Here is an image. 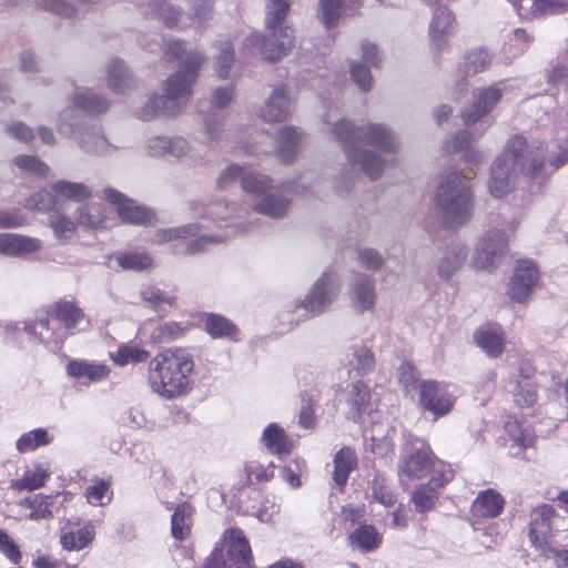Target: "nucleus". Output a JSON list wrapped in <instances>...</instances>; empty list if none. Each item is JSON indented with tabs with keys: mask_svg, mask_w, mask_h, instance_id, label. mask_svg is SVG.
<instances>
[{
	"mask_svg": "<svg viewBox=\"0 0 568 568\" xmlns=\"http://www.w3.org/2000/svg\"><path fill=\"white\" fill-rule=\"evenodd\" d=\"M291 6V0H267L265 24L268 30L286 28L283 26Z\"/></svg>",
	"mask_w": 568,
	"mask_h": 568,
	"instance_id": "49",
	"label": "nucleus"
},
{
	"mask_svg": "<svg viewBox=\"0 0 568 568\" xmlns=\"http://www.w3.org/2000/svg\"><path fill=\"white\" fill-rule=\"evenodd\" d=\"M95 537V529L91 523L83 526L67 520L61 527L60 544L67 551H80L88 547Z\"/></svg>",
	"mask_w": 568,
	"mask_h": 568,
	"instance_id": "19",
	"label": "nucleus"
},
{
	"mask_svg": "<svg viewBox=\"0 0 568 568\" xmlns=\"http://www.w3.org/2000/svg\"><path fill=\"white\" fill-rule=\"evenodd\" d=\"M193 211L202 220L212 222L225 221L231 217L234 209L224 200H216L205 205L195 204Z\"/></svg>",
	"mask_w": 568,
	"mask_h": 568,
	"instance_id": "43",
	"label": "nucleus"
},
{
	"mask_svg": "<svg viewBox=\"0 0 568 568\" xmlns=\"http://www.w3.org/2000/svg\"><path fill=\"white\" fill-rule=\"evenodd\" d=\"M41 241L14 233L0 234V254L11 257H26L41 250Z\"/></svg>",
	"mask_w": 568,
	"mask_h": 568,
	"instance_id": "22",
	"label": "nucleus"
},
{
	"mask_svg": "<svg viewBox=\"0 0 568 568\" xmlns=\"http://www.w3.org/2000/svg\"><path fill=\"white\" fill-rule=\"evenodd\" d=\"M373 394L367 384L363 381L353 382L346 395V403L349 406V414L356 420L362 414L372 407Z\"/></svg>",
	"mask_w": 568,
	"mask_h": 568,
	"instance_id": "33",
	"label": "nucleus"
},
{
	"mask_svg": "<svg viewBox=\"0 0 568 568\" xmlns=\"http://www.w3.org/2000/svg\"><path fill=\"white\" fill-rule=\"evenodd\" d=\"M429 474L430 479L426 485L437 491L454 478V470L452 467L438 458L434 460V465L432 466Z\"/></svg>",
	"mask_w": 568,
	"mask_h": 568,
	"instance_id": "63",
	"label": "nucleus"
},
{
	"mask_svg": "<svg viewBox=\"0 0 568 568\" xmlns=\"http://www.w3.org/2000/svg\"><path fill=\"white\" fill-rule=\"evenodd\" d=\"M52 437L49 435L47 429L37 428L31 432L24 433L16 444L19 453L33 452L40 446L49 445Z\"/></svg>",
	"mask_w": 568,
	"mask_h": 568,
	"instance_id": "52",
	"label": "nucleus"
},
{
	"mask_svg": "<svg viewBox=\"0 0 568 568\" xmlns=\"http://www.w3.org/2000/svg\"><path fill=\"white\" fill-rule=\"evenodd\" d=\"M272 40L255 32L246 37L244 45L256 51L265 61L275 62L284 58L294 45V36L291 28L270 30Z\"/></svg>",
	"mask_w": 568,
	"mask_h": 568,
	"instance_id": "9",
	"label": "nucleus"
},
{
	"mask_svg": "<svg viewBox=\"0 0 568 568\" xmlns=\"http://www.w3.org/2000/svg\"><path fill=\"white\" fill-rule=\"evenodd\" d=\"M110 372V367L105 364L83 359H73L67 365V374L84 384L105 381Z\"/></svg>",
	"mask_w": 568,
	"mask_h": 568,
	"instance_id": "23",
	"label": "nucleus"
},
{
	"mask_svg": "<svg viewBox=\"0 0 568 568\" xmlns=\"http://www.w3.org/2000/svg\"><path fill=\"white\" fill-rule=\"evenodd\" d=\"M349 305L357 314L373 310L376 303L375 283L372 276L353 272L347 285Z\"/></svg>",
	"mask_w": 568,
	"mask_h": 568,
	"instance_id": "14",
	"label": "nucleus"
},
{
	"mask_svg": "<svg viewBox=\"0 0 568 568\" xmlns=\"http://www.w3.org/2000/svg\"><path fill=\"white\" fill-rule=\"evenodd\" d=\"M52 496L36 495L33 497L23 499L21 505L32 509L31 513L29 514L30 519L39 520L52 517V511L50 510V506L52 505Z\"/></svg>",
	"mask_w": 568,
	"mask_h": 568,
	"instance_id": "57",
	"label": "nucleus"
},
{
	"mask_svg": "<svg viewBox=\"0 0 568 568\" xmlns=\"http://www.w3.org/2000/svg\"><path fill=\"white\" fill-rule=\"evenodd\" d=\"M290 205L288 197L271 191L255 201L253 210L271 219H282L287 214Z\"/></svg>",
	"mask_w": 568,
	"mask_h": 568,
	"instance_id": "32",
	"label": "nucleus"
},
{
	"mask_svg": "<svg viewBox=\"0 0 568 568\" xmlns=\"http://www.w3.org/2000/svg\"><path fill=\"white\" fill-rule=\"evenodd\" d=\"M81 0H33V3L43 10L53 12L60 17L71 18L78 14L77 7Z\"/></svg>",
	"mask_w": 568,
	"mask_h": 568,
	"instance_id": "55",
	"label": "nucleus"
},
{
	"mask_svg": "<svg viewBox=\"0 0 568 568\" xmlns=\"http://www.w3.org/2000/svg\"><path fill=\"white\" fill-rule=\"evenodd\" d=\"M80 146L87 153L95 155H108L114 149L104 136L97 132H83L80 136Z\"/></svg>",
	"mask_w": 568,
	"mask_h": 568,
	"instance_id": "54",
	"label": "nucleus"
},
{
	"mask_svg": "<svg viewBox=\"0 0 568 568\" xmlns=\"http://www.w3.org/2000/svg\"><path fill=\"white\" fill-rule=\"evenodd\" d=\"M539 280V272L532 261H519L508 284V296L517 302H525L532 293Z\"/></svg>",
	"mask_w": 568,
	"mask_h": 568,
	"instance_id": "15",
	"label": "nucleus"
},
{
	"mask_svg": "<svg viewBox=\"0 0 568 568\" xmlns=\"http://www.w3.org/2000/svg\"><path fill=\"white\" fill-rule=\"evenodd\" d=\"M474 174L449 171L440 179L435 193V205L438 217L446 227H459L469 221L473 212L469 180Z\"/></svg>",
	"mask_w": 568,
	"mask_h": 568,
	"instance_id": "3",
	"label": "nucleus"
},
{
	"mask_svg": "<svg viewBox=\"0 0 568 568\" xmlns=\"http://www.w3.org/2000/svg\"><path fill=\"white\" fill-rule=\"evenodd\" d=\"M109 87L115 92L122 93L131 88V78L122 61H113L108 68Z\"/></svg>",
	"mask_w": 568,
	"mask_h": 568,
	"instance_id": "51",
	"label": "nucleus"
},
{
	"mask_svg": "<svg viewBox=\"0 0 568 568\" xmlns=\"http://www.w3.org/2000/svg\"><path fill=\"white\" fill-rule=\"evenodd\" d=\"M49 478V469L40 464H34L26 469L23 476L20 479L11 481V488L16 490L32 491L43 487Z\"/></svg>",
	"mask_w": 568,
	"mask_h": 568,
	"instance_id": "39",
	"label": "nucleus"
},
{
	"mask_svg": "<svg viewBox=\"0 0 568 568\" xmlns=\"http://www.w3.org/2000/svg\"><path fill=\"white\" fill-rule=\"evenodd\" d=\"M182 102H178L166 92L152 95L140 110V118L150 121L155 118H173L179 114Z\"/></svg>",
	"mask_w": 568,
	"mask_h": 568,
	"instance_id": "24",
	"label": "nucleus"
},
{
	"mask_svg": "<svg viewBox=\"0 0 568 568\" xmlns=\"http://www.w3.org/2000/svg\"><path fill=\"white\" fill-rule=\"evenodd\" d=\"M302 139L303 134L296 128H281L275 138L277 155L284 161H291Z\"/></svg>",
	"mask_w": 568,
	"mask_h": 568,
	"instance_id": "38",
	"label": "nucleus"
},
{
	"mask_svg": "<svg viewBox=\"0 0 568 568\" xmlns=\"http://www.w3.org/2000/svg\"><path fill=\"white\" fill-rule=\"evenodd\" d=\"M58 199L52 189L40 190L24 200L23 206L31 211H49L58 205Z\"/></svg>",
	"mask_w": 568,
	"mask_h": 568,
	"instance_id": "58",
	"label": "nucleus"
},
{
	"mask_svg": "<svg viewBox=\"0 0 568 568\" xmlns=\"http://www.w3.org/2000/svg\"><path fill=\"white\" fill-rule=\"evenodd\" d=\"M141 297L149 306L156 311H166L175 307V296L156 287H146L141 292Z\"/></svg>",
	"mask_w": 568,
	"mask_h": 568,
	"instance_id": "53",
	"label": "nucleus"
},
{
	"mask_svg": "<svg viewBox=\"0 0 568 568\" xmlns=\"http://www.w3.org/2000/svg\"><path fill=\"white\" fill-rule=\"evenodd\" d=\"M243 191L255 195L260 199L267 192L274 190V182L271 178L245 170L242 176Z\"/></svg>",
	"mask_w": 568,
	"mask_h": 568,
	"instance_id": "48",
	"label": "nucleus"
},
{
	"mask_svg": "<svg viewBox=\"0 0 568 568\" xmlns=\"http://www.w3.org/2000/svg\"><path fill=\"white\" fill-rule=\"evenodd\" d=\"M52 192L55 193L58 203L62 201L83 202L91 197L90 187L81 182H72L68 180H59L51 185Z\"/></svg>",
	"mask_w": 568,
	"mask_h": 568,
	"instance_id": "37",
	"label": "nucleus"
},
{
	"mask_svg": "<svg viewBox=\"0 0 568 568\" xmlns=\"http://www.w3.org/2000/svg\"><path fill=\"white\" fill-rule=\"evenodd\" d=\"M102 199L115 206L116 213L123 223L148 226L156 222L154 212L139 205L115 189L105 187L102 191Z\"/></svg>",
	"mask_w": 568,
	"mask_h": 568,
	"instance_id": "11",
	"label": "nucleus"
},
{
	"mask_svg": "<svg viewBox=\"0 0 568 568\" xmlns=\"http://www.w3.org/2000/svg\"><path fill=\"white\" fill-rule=\"evenodd\" d=\"M436 456L422 438L407 435L398 462L399 477L422 479L429 475Z\"/></svg>",
	"mask_w": 568,
	"mask_h": 568,
	"instance_id": "7",
	"label": "nucleus"
},
{
	"mask_svg": "<svg viewBox=\"0 0 568 568\" xmlns=\"http://www.w3.org/2000/svg\"><path fill=\"white\" fill-rule=\"evenodd\" d=\"M293 111V99L287 85H274L263 103L257 108L256 115L266 123L285 121Z\"/></svg>",
	"mask_w": 568,
	"mask_h": 568,
	"instance_id": "13",
	"label": "nucleus"
},
{
	"mask_svg": "<svg viewBox=\"0 0 568 568\" xmlns=\"http://www.w3.org/2000/svg\"><path fill=\"white\" fill-rule=\"evenodd\" d=\"M418 389L422 407L434 414L436 418L450 413L457 398L449 386L436 381H424Z\"/></svg>",
	"mask_w": 568,
	"mask_h": 568,
	"instance_id": "12",
	"label": "nucleus"
},
{
	"mask_svg": "<svg viewBox=\"0 0 568 568\" xmlns=\"http://www.w3.org/2000/svg\"><path fill=\"white\" fill-rule=\"evenodd\" d=\"M505 506L504 497L494 489L480 491L471 505V513L478 518H495Z\"/></svg>",
	"mask_w": 568,
	"mask_h": 568,
	"instance_id": "28",
	"label": "nucleus"
},
{
	"mask_svg": "<svg viewBox=\"0 0 568 568\" xmlns=\"http://www.w3.org/2000/svg\"><path fill=\"white\" fill-rule=\"evenodd\" d=\"M520 19H535L547 14L562 13L568 4L558 0H508Z\"/></svg>",
	"mask_w": 568,
	"mask_h": 568,
	"instance_id": "21",
	"label": "nucleus"
},
{
	"mask_svg": "<svg viewBox=\"0 0 568 568\" xmlns=\"http://www.w3.org/2000/svg\"><path fill=\"white\" fill-rule=\"evenodd\" d=\"M146 154L151 158L170 155L175 159L191 158L193 146L182 136L155 135L146 139L144 144Z\"/></svg>",
	"mask_w": 568,
	"mask_h": 568,
	"instance_id": "17",
	"label": "nucleus"
},
{
	"mask_svg": "<svg viewBox=\"0 0 568 568\" xmlns=\"http://www.w3.org/2000/svg\"><path fill=\"white\" fill-rule=\"evenodd\" d=\"M358 463L355 450L348 446L342 447L333 459V481L338 488H343Z\"/></svg>",
	"mask_w": 568,
	"mask_h": 568,
	"instance_id": "29",
	"label": "nucleus"
},
{
	"mask_svg": "<svg viewBox=\"0 0 568 568\" xmlns=\"http://www.w3.org/2000/svg\"><path fill=\"white\" fill-rule=\"evenodd\" d=\"M119 266L129 271H143L152 267V257L144 252H128L116 257Z\"/></svg>",
	"mask_w": 568,
	"mask_h": 568,
	"instance_id": "60",
	"label": "nucleus"
},
{
	"mask_svg": "<svg viewBox=\"0 0 568 568\" xmlns=\"http://www.w3.org/2000/svg\"><path fill=\"white\" fill-rule=\"evenodd\" d=\"M13 164L21 171L38 176H48L50 168L38 156L31 154H21L13 159Z\"/></svg>",
	"mask_w": 568,
	"mask_h": 568,
	"instance_id": "61",
	"label": "nucleus"
},
{
	"mask_svg": "<svg viewBox=\"0 0 568 568\" xmlns=\"http://www.w3.org/2000/svg\"><path fill=\"white\" fill-rule=\"evenodd\" d=\"M488 126H489V123L485 124V122H483L479 125V129L476 130V134L471 133L468 130L460 131V132L454 134L452 138H449L445 142L444 148H445L446 152L455 153V152L466 150L467 161H469L474 164L480 163L483 160V153L478 150L469 149V145L474 139L481 136L485 133V131L488 129Z\"/></svg>",
	"mask_w": 568,
	"mask_h": 568,
	"instance_id": "26",
	"label": "nucleus"
},
{
	"mask_svg": "<svg viewBox=\"0 0 568 568\" xmlns=\"http://www.w3.org/2000/svg\"><path fill=\"white\" fill-rule=\"evenodd\" d=\"M150 353L136 345L124 344L121 345L116 352L111 353L110 357L118 366H125L130 363L145 362Z\"/></svg>",
	"mask_w": 568,
	"mask_h": 568,
	"instance_id": "50",
	"label": "nucleus"
},
{
	"mask_svg": "<svg viewBox=\"0 0 568 568\" xmlns=\"http://www.w3.org/2000/svg\"><path fill=\"white\" fill-rule=\"evenodd\" d=\"M247 539L239 529H227L212 552L206 568H254Z\"/></svg>",
	"mask_w": 568,
	"mask_h": 568,
	"instance_id": "6",
	"label": "nucleus"
},
{
	"mask_svg": "<svg viewBox=\"0 0 568 568\" xmlns=\"http://www.w3.org/2000/svg\"><path fill=\"white\" fill-rule=\"evenodd\" d=\"M204 227L201 223H189L169 229H159L150 239V243L163 245L178 240H184L197 235Z\"/></svg>",
	"mask_w": 568,
	"mask_h": 568,
	"instance_id": "36",
	"label": "nucleus"
},
{
	"mask_svg": "<svg viewBox=\"0 0 568 568\" xmlns=\"http://www.w3.org/2000/svg\"><path fill=\"white\" fill-rule=\"evenodd\" d=\"M50 316L61 322L65 329L72 331L88 323L83 311L73 302L61 301L52 308Z\"/></svg>",
	"mask_w": 568,
	"mask_h": 568,
	"instance_id": "35",
	"label": "nucleus"
},
{
	"mask_svg": "<svg viewBox=\"0 0 568 568\" xmlns=\"http://www.w3.org/2000/svg\"><path fill=\"white\" fill-rule=\"evenodd\" d=\"M491 54L488 50L478 49L466 54L464 68L466 75H475L485 71L491 63Z\"/></svg>",
	"mask_w": 568,
	"mask_h": 568,
	"instance_id": "59",
	"label": "nucleus"
},
{
	"mask_svg": "<svg viewBox=\"0 0 568 568\" xmlns=\"http://www.w3.org/2000/svg\"><path fill=\"white\" fill-rule=\"evenodd\" d=\"M74 219L79 226L90 230H98L104 226L105 215L97 203H85L80 205L74 212Z\"/></svg>",
	"mask_w": 568,
	"mask_h": 568,
	"instance_id": "41",
	"label": "nucleus"
},
{
	"mask_svg": "<svg viewBox=\"0 0 568 568\" xmlns=\"http://www.w3.org/2000/svg\"><path fill=\"white\" fill-rule=\"evenodd\" d=\"M189 327L178 322L146 321L139 327L138 334L152 343H171L185 335Z\"/></svg>",
	"mask_w": 568,
	"mask_h": 568,
	"instance_id": "20",
	"label": "nucleus"
},
{
	"mask_svg": "<svg viewBox=\"0 0 568 568\" xmlns=\"http://www.w3.org/2000/svg\"><path fill=\"white\" fill-rule=\"evenodd\" d=\"M530 42L531 37L527 33V31L525 29L517 28L510 33L508 40L504 43V53L509 58H516L526 52Z\"/></svg>",
	"mask_w": 568,
	"mask_h": 568,
	"instance_id": "56",
	"label": "nucleus"
},
{
	"mask_svg": "<svg viewBox=\"0 0 568 568\" xmlns=\"http://www.w3.org/2000/svg\"><path fill=\"white\" fill-rule=\"evenodd\" d=\"M514 399L518 406L530 407L537 400L535 384L528 377H521L517 381L514 389Z\"/></svg>",
	"mask_w": 568,
	"mask_h": 568,
	"instance_id": "62",
	"label": "nucleus"
},
{
	"mask_svg": "<svg viewBox=\"0 0 568 568\" xmlns=\"http://www.w3.org/2000/svg\"><path fill=\"white\" fill-rule=\"evenodd\" d=\"M508 246L507 235L498 229L487 230L478 240L473 256V266L477 270L494 271Z\"/></svg>",
	"mask_w": 568,
	"mask_h": 568,
	"instance_id": "8",
	"label": "nucleus"
},
{
	"mask_svg": "<svg viewBox=\"0 0 568 568\" xmlns=\"http://www.w3.org/2000/svg\"><path fill=\"white\" fill-rule=\"evenodd\" d=\"M348 161L361 169L371 180H377L384 172L387 161L371 150H363L355 145L344 144Z\"/></svg>",
	"mask_w": 568,
	"mask_h": 568,
	"instance_id": "18",
	"label": "nucleus"
},
{
	"mask_svg": "<svg viewBox=\"0 0 568 568\" xmlns=\"http://www.w3.org/2000/svg\"><path fill=\"white\" fill-rule=\"evenodd\" d=\"M505 89L506 84L504 81L477 89L474 93L473 103L462 112L464 124L467 126L478 122L487 124L488 122L483 120L501 100Z\"/></svg>",
	"mask_w": 568,
	"mask_h": 568,
	"instance_id": "10",
	"label": "nucleus"
},
{
	"mask_svg": "<svg viewBox=\"0 0 568 568\" xmlns=\"http://www.w3.org/2000/svg\"><path fill=\"white\" fill-rule=\"evenodd\" d=\"M555 515L552 506L547 504L539 505L531 510L528 535L536 549L546 551L551 538Z\"/></svg>",
	"mask_w": 568,
	"mask_h": 568,
	"instance_id": "16",
	"label": "nucleus"
},
{
	"mask_svg": "<svg viewBox=\"0 0 568 568\" xmlns=\"http://www.w3.org/2000/svg\"><path fill=\"white\" fill-rule=\"evenodd\" d=\"M204 328L212 338H234L237 333L236 325L216 314H209L206 316Z\"/></svg>",
	"mask_w": 568,
	"mask_h": 568,
	"instance_id": "45",
	"label": "nucleus"
},
{
	"mask_svg": "<svg viewBox=\"0 0 568 568\" xmlns=\"http://www.w3.org/2000/svg\"><path fill=\"white\" fill-rule=\"evenodd\" d=\"M476 344L489 356L497 357L504 349L505 337L497 325H483L474 333Z\"/></svg>",
	"mask_w": 568,
	"mask_h": 568,
	"instance_id": "30",
	"label": "nucleus"
},
{
	"mask_svg": "<svg viewBox=\"0 0 568 568\" xmlns=\"http://www.w3.org/2000/svg\"><path fill=\"white\" fill-rule=\"evenodd\" d=\"M363 2L364 0H322V22L332 28L343 16L357 13Z\"/></svg>",
	"mask_w": 568,
	"mask_h": 568,
	"instance_id": "27",
	"label": "nucleus"
},
{
	"mask_svg": "<svg viewBox=\"0 0 568 568\" xmlns=\"http://www.w3.org/2000/svg\"><path fill=\"white\" fill-rule=\"evenodd\" d=\"M194 369L192 355L184 348L172 347L155 355L149 363V384L164 399L186 394Z\"/></svg>",
	"mask_w": 568,
	"mask_h": 568,
	"instance_id": "2",
	"label": "nucleus"
},
{
	"mask_svg": "<svg viewBox=\"0 0 568 568\" xmlns=\"http://www.w3.org/2000/svg\"><path fill=\"white\" fill-rule=\"evenodd\" d=\"M48 224L54 237L60 241L71 239L77 233L79 226L77 220H72L69 215L59 211L49 216Z\"/></svg>",
	"mask_w": 568,
	"mask_h": 568,
	"instance_id": "46",
	"label": "nucleus"
},
{
	"mask_svg": "<svg viewBox=\"0 0 568 568\" xmlns=\"http://www.w3.org/2000/svg\"><path fill=\"white\" fill-rule=\"evenodd\" d=\"M193 508L182 503L176 506L171 518L172 536L178 540H184L191 534L193 524Z\"/></svg>",
	"mask_w": 568,
	"mask_h": 568,
	"instance_id": "40",
	"label": "nucleus"
},
{
	"mask_svg": "<svg viewBox=\"0 0 568 568\" xmlns=\"http://www.w3.org/2000/svg\"><path fill=\"white\" fill-rule=\"evenodd\" d=\"M456 30V21L450 10L439 6L433 13L429 23V34L438 50H443L446 43V37L453 34Z\"/></svg>",
	"mask_w": 568,
	"mask_h": 568,
	"instance_id": "25",
	"label": "nucleus"
},
{
	"mask_svg": "<svg viewBox=\"0 0 568 568\" xmlns=\"http://www.w3.org/2000/svg\"><path fill=\"white\" fill-rule=\"evenodd\" d=\"M262 443L271 453L284 457L292 450L293 443L277 424H270L262 434Z\"/></svg>",
	"mask_w": 568,
	"mask_h": 568,
	"instance_id": "34",
	"label": "nucleus"
},
{
	"mask_svg": "<svg viewBox=\"0 0 568 568\" xmlns=\"http://www.w3.org/2000/svg\"><path fill=\"white\" fill-rule=\"evenodd\" d=\"M348 374L355 373V376L363 377L375 367V357L371 348L365 345H357L353 347V357L349 359Z\"/></svg>",
	"mask_w": 568,
	"mask_h": 568,
	"instance_id": "42",
	"label": "nucleus"
},
{
	"mask_svg": "<svg viewBox=\"0 0 568 568\" xmlns=\"http://www.w3.org/2000/svg\"><path fill=\"white\" fill-rule=\"evenodd\" d=\"M328 124L343 144L358 146L363 142L387 153L395 152L399 145L396 134L382 123L365 122L356 125L349 120H341Z\"/></svg>",
	"mask_w": 568,
	"mask_h": 568,
	"instance_id": "4",
	"label": "nucleus"
},
{
	"mask_svg": "<svg viewBox=\"0 0 568 568\" xmlns=\"http://www.w3.org/2000/svg\"><path fill=\"white\" fill-rule=\"evenodd\" d=\"M467 247L460 242L449 244L438 261V274L442 278L452 277L464 264Z\"/></svg>",
	"mask_w": 568,
	"mask_h": 568,
	"instance_id": "31",
	"label": "nucleus"
},
{
	"mask_svg": "<svg viewBox=\"0 0 568 568\" xmlns=\"http://www.w3.org/2000/svg\"><path fill=\"white\" fill-rule=\"evenodd\" d=\"M357 264L368 271L378 272L385 264V258L375 248L363 246L356 250Z\"/></svg>",
	"mask_w": 568,
	"mask_h": 568,
	"instance_id": "64",
	"label": "nucleus"
},
{
	"mask_svg": "<svg viewBox=\"0 0 568 568\" xmlns=\"http://www.w3.org/2000/svg\"><path fill=\"white\" fill-rule=\"evenodd\" d=\"M75 106L88 113L104 112L109 103L108 101L88 89H79L73 95Z\"/></svg>",
	"mask_w": 568,
	"mask_h": 568,
	"instance_id": "44",
	"label": "nucleus"
},
{
	"mask_svg": "<svg viewBox=\"0 0 568 568\" xmlns=\"http://www.w3.org/2000/svg\"><path fill=\"white\" fill-rule=\"evenodd\" d=\"M545 150L529 146L521 134H514L505 143L503 153L490 166L488 190L494 197H504L515 185L519 175L535 178L545 165Z\"/></svg>",
	"mask_w": 568,
	"mask_h": 568,
	"instance_id": "1",
	"label": "nucleus"
},
{
	"mask_svg": "<svg viewBox=\"0 0 568 568\" xmlns=\"http://www.w3.org/2000/svg\"><path fill=\"white\" fill-rule=\"evenodd\" d=\"M349 539L354 546L366 552L376 549L382 541L381 535L371 525H363L356 528Z\"/></svg>",
	"mask_w": 568,
	"mask_h": 568,
	"instance_id": "47",
	"label": "nucleus"
},
{
	"mask_svg": "<svg viewBox=\"0 0 568 568\" xmlns=\"http://www.w3.org/2000/svg\"><path fill=\"white\" fill-rule=\"evenodd\" d=\"M164 54L168 59L181 60L182 69L170 77L164 91L178 102L192 94V85L196 79V70L203 61L199 52H186L184 44L178 40H170L165 44Z\"/></svg>",
	"mask_w": 568,
	"mask_h": 568,
	"instance_id": "5",
	"label": "nucleus"
}]
</instances>
